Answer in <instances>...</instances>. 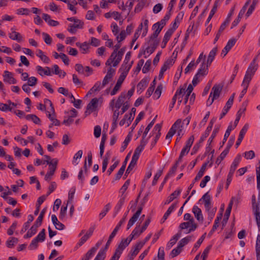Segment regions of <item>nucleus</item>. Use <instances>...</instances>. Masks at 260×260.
Returning <instances> with one entry per match:
<instances>
[{
	"mask_svg": "<svg viewBox=\"0 0 260 260\" xmlns=\"http://www.w3.org/2000/svg\"><path fill=\"white\" fill-rule=\"evenodd\" d=\"M253 213L255 216L258 231L260 232V206H252Z\"/></svg>",
	"mask_w": 260,
	"mask_h": 260,
	"instance_id": "nucleus-14",
	"label": "nucleus"
},
{
	"mask_svg": "<svg viewBox=\"0 0 260 260\" xmlns=\"http://www.w3.org/2000/svg\"><path fill=\"white\" fill-rule=\"evenodd\" d=\"M106 257V254L104 251H99L94 260H104Z\"/></svg>",
	"mask_w": 260,
	"mask_h": 260,
	"instance_id": "nucleus-63",
	"label": "nucleus"
},
{
	"mask_svg": "<svg viewBox=\"0 0 260 260\" xmlns=\"http://www.w3.org/2000/svg\"><path fill=\"white\" fill-rule=\"evenodd\" d=\"M207 166V163H204L202 166L200 171L198 173L196 177L194 179V181H197L200 180L203 176L205 171L206 169V167Z\"/></svg>",
	"mask_w": 260,
	"mask_h": 260,
	"instance_id": "nucleus-36",
	"label": "nucleus"
},
{
	"mask_svg": "<svg viewBox=\"0 0 260 260\" xmlns=\"http://www.w3.org/2000/svg\"><path fill=\"white\" fill-rule=\"evenodd\" d=\"M38 53H37V56L40 58V59L46 63H48L50 61L49 58L46 55L43 54V52L40 50L38 49L37 50Z\"/></svg>",
	"mask_w": 260,
	"mask_h": 260,
	"instance_id": "nucleus-40",
	"label": "nucleus"
},
{
	"mask_svg": "<svg viewBox=\"0 0 260 260\" xmlns=\"http://www.w3.org/2000/svg\"><path fill=\"white\" fill-rule=\"evenodd\" d=\"M202 200H203L204 202V205L206 210L209 212L211 209V197L209 194V192L205 193L199 201H201Z\"/></svg>",
	"mask_w": 260,
	"mask_h": 260,
	"instance_id": "nucleus-13",
	"label": "nucleus"
},
{
	"mask_svg": "<svg viewBox=\"0 0 260 260\" xmlns=\"http://www.w3.org/2000/svg\"><path fill=\"white\" fill-rule=\"evenodd\" d=\"M255 252H256V259L260 260V241L256 242Z\"/></svg>",
	"mask_w": 260,
	"mask_h": 260,
	"instance_id": "nucleus-64",
	"label": "nucleus"
},
{
	"mask_svg": "<svg viewBox=\"0 0 260 260\" xmlns=\"http://www.w3.org/2000/svg\"><path fill=\"white\" fill-rule=\"evenodd\" d=\"M152 236V234H149L148 236H147L143 241H140L137 242L134 246H136L137 248H138L140 250L142 249L145 244L149 240L151 237Z\"/></svg>",
	"mask_w": 260,
	"mask_h": 260,
	"instance_id": "nucleus-39",
	"label": "nucleus"
},
{
	"mask_svg": "<svg viewBox=\"0 0 260 260\" xmlns=\"http://www.w3.org/2000/svg\"><path fill=\"white\" fill-rule=\"evenodd\" d=\"M99 99L96 98L92 99L87 106V110L94 111L98 106Z\"/></svg>",
	"mask_w": 260,
	"mask_h": 260,
	"instance_id": "nucleus-25",
	"label": "nucleus"
},
{
	"mask_svg": "<svg viewBox=\"0 0 260 260\" xmlns=\"http://www.w3.org/2000/svg\"><path fill=\"white\" fill-rule=\"evenodd\" d=\"M4 81L8 82L9 84H16L17 80L12 76V73L9 71L4 72Z\"/></svg>",
	"mask_w": 260,
	"mask_h": 260,
	"instance_id": "nucleus-18",
	"label": "nucleus"
},
{
	"mask_svg": "<svg viewBox=\"0 0 260 260\" xmlns=\"http://www.w3.org/2000/svg\"><path fill=\"white\" fill-rule=\"evenodd\" d=\"M162 172H163V170L160 169L156 173V174L155 175V176L154 177L152 182V186H154L156 184L158 179H159V178L161 176V175L162 174Z\"/></svg>",
	"mask_w": 260,
	"mask_h": 260,
	"instance_id": "nucleus-57",
	"label": "nucleus"
},
{
	"mask_svg": "<svg viewBox=\"0 0 260 260\" xmlns=\"http://www.w3.org/2000/svg\"><path fill=\"white\" fill-rule=\"evenodd\" d=\"M144 114H145V113L143 111L140 112V113L137 116L135 122H134V123L133 124V125L131 127V129L132 131L135 128V127L138 124V123L140 122V121L143 118Z\"/></svg>",
	"mask_w": 260,
	"mask_h": 260,
	"instance_id": "nucleus-47",
	"label": "nucleus"
},
{
	"mask_svg": "<svg viewBox=\"0 0 260 260\" xmlns=\"http://www.w3.org/2000/svg\"><path fill=\"white\" fill-rule=\"evenodd\" d=\"M52 161L54 162H52V161H48V160H45L44 161L43 164H45L46 162L48 165H49V171L47 173L45 176V180L47 181L50 178V176H52L54 175V172H55V170L57 168V164H58V159L56 158H54L52 159Z\"/></svg>",
	"mask_w": 260,
	"mask_h": 260,
	"instance_id": "nucleus-3",
	"label": "nucleus"
},
{
	"mask_svg": "<svg viewBox=\"0 0 260 260\" xmlns=\"http://www.w3.org/2000/svg\"><path fill=\"white\" fill-rule=\"evenodd\" d=\"M36 70L38 74L41 76H43L44 75L46 76L51 75L50 69L48 67H46L45 68H43L40 66H37L36 67Z\"/></svg>",
	"mask_w": 260,
	"mask_h": 260,
	"instance_id": "nucleus-19",
	"label": "nucleus"
},
{
	"mask_svg": "<svg viewBox=\"0 0 260 260\" xmlns=\"http://www.w3.org/2000/svg\"><path fill=\"white\" fill-rule=\"evenodd\" d=\"M9 36L11 39L17 40L18 42H20L22 40V37L19 32L15 31H12V33L9 34Z\"/></svg>",
	"mask_w": 260,
	"mask_h": 260,
	"instance_id": "nucleus-38",
	"label": "nucleus"
},
{
	"mask_svg": "<svg viewBox=\"0 0 260 260\" xmlns=\"http://www.w3.org/2000/svg\"><path fill=\"white\" fill-rule=\"evenodd\" d=\"M233 129H234V127H233V126H232L231 124L228 126V128H227V129L225 131V133L224 134V137H223L222 143H220V146L219 149L220 148H221L224 145V143H225V142L227 140V139L228 138V137L230 135L231 132Z\"/></svg>",
	"mask_w": 260,
	"mask_h": 260,
	"instance_id": "nucleus-35",
	"label": "nucleus"
},
{
	"mask_svg": "<svg viewBox=\"0 0 260 260\" xmlns=\"http://www.w3.org/2000/svg\"><path fill=\"white\" fill-rule=\"evenodd\" d=\"M83 151L82 150H79L74 155L73 157V164L77 165L78 162H77V159H80L82 157Z\"/></svg>",
	"mask_w": 260,
	"mask_h": 260,
	"instance_id": "nucleus-58",
	"label": "nucleus"
},
{
	"mask_svg": "<svg viewBox=\"0 0 260 260\" xmlns=\"http://www.w3.org/2000/svg\"><path fill=\"white\" fill-rule=\"evenodd\" d=\"M39 241L38 240H37V239H34L30 244H29V246H28V248L30 249V250H34V249H36L38 248V242Z\"/></svg>",
	"mask_w": 260,
	"mask_h": 260,
	"instance_id": "nucleus-62",
	"label": "nucleus"
},
{
	"mask_svg": "<svg viewBox=\"0 0 260 260\" xmlns=\"http://www.w3.org/2000/svg\"><path fill=\"white\" fill-rule=\"evenodd\" d=\"M125 198H126V196H121L120 199H119L117 204H116V206L114 208V212L113 213L114 217H115L117 215L118 213L120 210L122 206L124 204Z\"/></svg>",
	"mask_w": 260,
	"mask_h": 260,
	"instance_id": "nucleus-16",
	"label": "nucleus"
},
{
	"mask_svg": "<svg viewBox=\"0 0 260 260\" xmlns=\"http://www.w3.org/2000/svg\"><path fill=\"white\" fill-rule=\"evenodd\" d=\"M137 161V159L132 157L130 164H129L123 177L124 179H126V178L127 177L128 174L130 173V172L133 170L134 168L136 165Z\"/></svg>",
	"mask_w": 260,
	"mask_h": 260,
	"instance_id": "nucleus-24",
	"label": "nucleus"
},
{
	"mask_svg": "<svg viewBox=\"0 0 260 260\" xmlns=\"http://www.w3.org/2000/svg\"><path fill=\"white\" fill-rule=\"evenodd\" d=\"M128 244L126 240H124V239H122L121 242L116 248L114 252L115 255H119L120 257L121 254L122 253L123 250L128 246Z\"/></svg>",
	"mask_w": 260,
	"mask_h": 260,
	"instance_id": "nucleus-10",
	"label": "nucleus"
},
{
	"mask_svg": "<svg viewBox=\"0 0 260 260\" xmlns=\"http://www.w3.org/2000/svg\"><path fill=\"white\" fill-rule=\"evenodd\" d=\"M233 103L231 102V101H228L225 106L223 108L221 113L220 114L219 119H221L228 112L229 110L231 108Z\"/></svg>",
	"mask_w": 260,
	"mask_h": 260,
	"instance_id": "nucleus-34",
	"label": "nucleus"
},
{
	"mask_svg": "<svg viewBox=\"0 0 260 260\" xmlns=\"http://www.w3.org/2000/svg\"><path fill=\"white\" fill-rule=\"evenodd\" d=\"M258 165L260 164V160H258ZM256 181H257V188L260 190V165L256 168Z\"/></svg>",
	"mask_w": 260,
	"mask_h": 260,
	"instance_id": "nucleus-53",
	"label": "nucleus"
},
{
	"mask_svg": "<svg viewBox=\"0 0 260 260\" xmlns=\"http://www.w3.org/2000/svg\"><path fill=\"white\" fill-rule=\"evenodd\" d=\"M57 187V184L55 182L53 181L51 182L49 188H48V191L47 193L46 196H49L50 194Z\"/></svg>",
	"mask_w": 260,
	"mask_h": 260,
	"instance_id": "nucleus-60",
	"label": "nucleus"
},
{
	"mask_svg": "<svg viewBox=\"0 0 260 260\" xmlns=\"http://www.w3.org/2000/svg\"><path fill=\"white\" fill-rule=\"evenodd\" d=\"M219 128H220V126H217V125L215 126V127L214 128V129L213 130L211 136H210V137L209 138V139L208 140L207 142L209 143V145H211L212 142L213 141V139L215 138L216 135L219 132Z\"/></svg>",
	"mask_w": 260,
	"mask_h": 260,
	"instance_id": "nucleus-43",
	"label": "nucleus"
},
{
	"mask_svg": "<svg viewBox=\"0 0 260 260\" xmlns=\"http://www.w3.org/2000/svg\"><path fill=\"white\" fill-rule=\"evenodd\" d=\"M131 56V51L127 52L126 53V54L125 56V58H124V60L123 61V62L122 64L121 65L120 68L119 69V71L122 70V69H123L124 67L126 64H127V63H128L129 61L130 60Z\"/></svg>",
	"mask_w": 260,
	"mask_h": 260,
	"instance_id": "nucleus-52",
	"label": "nucleus"
},
{
	"mask_svg": "<svg viewBox=\"0 0 260 260\" xmlns=\"http://www.w3.org/2000/svg\"><path fill=\"white\" fill-rule=\"evenodd\" d=\"M177 56V55H176ZM176 58V56L175 57V58ZM175 59H173L172 58H169L168 59H167L162 67L161 68V69H164V70L166 71L168 69H170L171 67H172L175 63Z\"/></svg>",
	"mask_w": 260,
	"mask_h": 260,
	"instance_id": "nucleus-29",
	"label": "nucleus"
},
{
	"mask_svg": "<svg viewBox=\"0 0 260 260\" xmlns=\"http://www.w3.org/2000/svg\"><path fill=\"white\" fill-rule=\"evenodd\" d=\"M143 28V23H141L137 28L135 33L134 34V35L133 36V38L132 40L131 43V47L132 48L133 47V45L134 44L135 42L137 41V40L138 39L140 32L142 30Z\"/></svg>",
	"mask_w": 260,
	"mask_h": 260,
	"instance_id": "nucleus-33",
	"label": "nucleus"
},
{
	"mask_svg": "<svg viewBox=\"0 0 260 260\" xmlns=\"http://www.w3.org/2000/svg\"><path fill=\"white\" fill-rule=\"evenodd\" d=\"M126 98L125 92H121L117 100L115 106L119 110L121 106L124 104V99Z\"/></svg>",
	"mask_w": 260,
	"mask_h": 260,
	"instance_id": "nucleus-27",
	"label": "nucleus"
},
{
	"mask_svg": "<svg viewBox=\"0 0 260 260\" xmlns=\"http://www.w3.org/2000/svg\"><path fill=\"white\" fill-rule=\"evenodd\" d=\"M37 231V228L34 226L33 225L31 226L30 229L27 231V233L24 236V238H29L32 237L33 235L36 234Z\"/></svg>",
	"mask_w": 260,
	"mask_h": 260,
	"instance_id": "nucleus-46",
	"label": "nucleus"
},
{
	"mask_svg": "<svg viewBox=\"0 0 260 260\" xmlns=\"http://www.w3.org/2000/svg\"><path fill=\"white\" fill-rule=\"evenodd\" d=\"M192 211L197 219L199 221L203 222L204 218L201 209L194 205L192 208Z\"/></svg>",
	"mask_w": 260,
	"mask_h": 260,
	"instance_id": "nucleus-20",
	"label": "nucleus"
},
{
	"mask_svg": "<svg viewBox=\"0 0 260 260\" xmlns=\"http://www.w3.org/2000/svg\"><path fill=\"white\" fill-rule=\"evenodd\" d=\"M194 139V136L193 135L191 136L186 141L185 146L183 148L181 152L185 155L187 154L190 150L191 146L193 143Z\"/></svg>",
	"mask_w": 260,
	"mask_h": 260,
	"instance_id": "nucleus-15",
	"label": "nucleus"
},
{
	"mask_svg": "<svg viewBox=\"0 0 260 260\" xmlns=\"http://www.w3.org/2000/svg\"><path fill=\"white\" fill-rule=\"evenodd\" d=\"M177 203H173L168 208L166 212L164 214L162 219H161V223H164L165 220L168 218L170 214L173 212L174 209L176 208Z\"/></svg>",
	"mask_w": 260,
	"mask_h": 260,
	"instance_id": "nucleus-28",
	"label": "nucleus"
},
{
	"mask_svg": "<svg viewBox=\"0 0 260 260\" xmlns=\"http://www.w3.org/2000/svg\"><path fill=\"white\" fill-rule=\"evenodd\" d=\"M144 148L142 146L139 145L135 150L134 154L132 156L133 158L138 160L140 153L143 151Z\"/></svg>",
	"mask_w": 260,
	"mask_h": 260,
	"instance_id": "nucleus-49",
	"label": "nucleus"
},
{
	"mask_svg": "<svg viewBox=\"0 0 260 260\" xmlns=\"http://www.w3.org/2000/svg\"><path fill=\"white\" fill-rule=\"evenodd\" d=\"M236 39H232L229 40L226 46L222 50L221 56L223 55V57L225 56L228 52L230 50L233 46H234L236 42Z\"/></svg>",
	"mask_w": 260,
	"mask_h": 260,
	"instance_id": "nucleus-12",
	"label": "nucleus"
},
{
	"mask_svg": "<svg viewBox=\"0 0 260 260\" xmlns=\"http://www.w3.org/2000/svg\"><path fill=\"white\" fill-rule=\"evenodd\" d=\"M126 34H127L124 30H122L119 34V36H117L116 37V40L118 42L120 43V42L123 41L126 37Z\"/></svg>",
	"mask_w": 260,
	"mask_h": 260,
	"instance_id": "nucleus-61",
	"label": "nucleus"
},
{
	"mask_svg": "<svg viewBox=\"0 0 260 260\" xmlns=\"http://www.w3.org/2000/svg\"><path fill=\"white\" fill-rule=\"evenodd\" d=\"M11 240H8L6 241V245L9 248H13L15 244L17 243L18 239L15 237H10Z\"/></svg>",
	"mask_w": 260,
	"mask_h": 260,
	"instance_id": "nucleus-45",
	"label": "nucleus"
},
{
	"mask_svg": "<svg viewBox=\"0 0 260 260\" xmlns=\"http://www.w3.org/2000/svg\"><path fill=\"white\" fill-rule=\"evenodd\" d=\"M182 190L181 189H178L175 191H174L173 193H172L170 196H169L167 200L165 203V204H169L170 203H171L172 201H173L175 198H176L178 196L180 195L181 193Z\"/></svg>",
	"mask_w": 260,
	"mask_h": 260,
	"instance_id": "nucleus-26",
	"label": "nucleus"
},
{
	"mask_svg": "<svg viewBox=\"0 0 260 260\" xmlns=\"http://www.w3.org/2000/svg\"><path fill=\"white\" fill-rule=\"evenodd\" d=\"M151 41H152L153 43L150 44V46L148 45L145 49L143 51V54H145L146 52L149 53L150 54L153 53L158 46L159 43V40L155 39Z\"/></svg>",
	"mask_w": 260,
	"mask_h": 260,
	"instance_id": "nucleus-9",
	"label": "nucleus"
},
{
	"mask_svg": "<svg viewBox=\"0 0 260 260\" xmlns=\"http://www.w3.org/2000/svg\"><path fill=\"white\" fill-rule=\"evenodd\" d=\"M222 86H220L219 85L215 84L212 88V91L210 94V97L211 96L213 93V97L211 100L210 103H207V106H211L213 103L214 101L219 96L220 92L222 90Z\"/></svg>",
	"mask_w": 260,
	"mask_h": 260,
	"instance_id": "nucleus-5",
	"label": "nucleus"
},
{
	"mask_svg": "<svg viewBox=\"0 0 260 260\" xmlns=\"http://www.w3.org/2000/svg\"><path fill=\"white\" fill-rule=\"evenodd\" d=\"M127 75L124 74V73L122 72L119 76L118 80L117 81V83L116 85H115L114 88L111 92V95H115L116 92L119 90L120 87H121V85L123 82L124 81V79H125Z\"/></svg>",
	"mask_w": 260,
	"mask_h": 260,
	"instance_id": "nucleus-6",
	"label": "nucleus"
},
{
	"mask_svg": "<svg viewBox=\"0 0 260 260\" xmlns=\"http://www.w3.org/2000/svg\"><path fill=\"white\" fill-rule=\"evenodd\" d=\"M149 78L148 77H145L142 79L137 84V92L141 93L145 88L147 87L149 82Z\"/></svg>",
	"mask_w": 260,
	"mask_h": 260,
	"instance_id": "nucleus-11",
	"label": "nucleus"
},
{
	"mask_svg": "<svg viewBox=\"0 0 260 260\" xmlns=\"http://www.w3.org/2000/svg\"><path fill=\"white\" fill-rule=\"evenodd\" d=\"M152 29L153 30H155V31L149 37V40L148 42H147L148 45L150 43V42L152 40L156 39V38L158 36L159 34H160V32L161 31L162 28V27H160L159 26V24L158 23H155L152 25Z\"/></svg>",
	"mask_w": 260,
	"mask_h": 260,
	"instance_id": "nucleus-7",
	"label": "nucleus"
},
{
	"mask_svg": "<svg viewBox=\"0 0 260 260\" xmlns=\"http://www.w3.org/2000/svg\"><path fill=\"white\" fill-rule=\"evenodd\" d=\"M181 235V232L180 231H179L170 240L169 242L167 244V248H168V249H170L172 246H173L176 243L178 239L180 237Z\"/></svg>",
	"mask_w": 260,
	"mask_h": 260,
	"instance_id": "nucleus-32",
	"label": "nucleus"
},
{
	"mask_svg": "<svg viewBox=\"0 0 260 260\" xmlns=\"http://www.w3.org/2000/svg\"><path fill=\"white\" fill-rule=\"evenodd\" d=\"M258 2V0H253L251 5L249 8L246 14V16L247 17H249L252 13L253 11L255 9V6L257 5Z\"/></svg>",
	"mask_w": 260,
	"mask_h": 260,
	"instance_id": "nucleus-48",
	"label": "nucleus"
},
{
	"mask_svg": "<svg viewBox=\"0 0 260 260\" xmlns=\"http://www.w3.org/2000/svg\"><path fill=\"white\" fill-rule=\"evenodd\" d=\"M190 228L187 230V232L185 233L186 234L190 233V232L195 231L197 228H198V225L197 223L194 222V219L193 218H191V219H190Z\"/></svg>",
	"mask_w": 260,
	"mask_h": 260,
	"instance_id": "nucleus-55",
	"label": "nucleus"
},
{
	"mask_svg": "<svg viewBox=\"0 0 260 260\" xmlns=\"http://www.w3.org/2000/svg\"><path fill=\"white\" fill-rule=\"evenodd\" d=\"M111 207V206L110 203H108L104 206L103 210L99 214L100 220H101L104 216H106L108 212L110 210Z\"/></svg>",
	"mask_w": 260,
	"mask_h": 260,
	"instance_id": "nucleus-41",
	"label": "nucleus"
},
{
	"mask_svg": "<svg viewBox=\"0 0 260 260\" xmlns=\"http://www.w3.org/2000/svg\"><path fill=\"white\" fill-rule=\"evenodd\" d=\"M117 53L116 51H113V52L111 53L110 57L108 59V60L106 62V65L107 66H111L112 62L114 63V61L116 59L117 57Z\"/></svg>",
	"mask_w": 260,
	"mask_h": 260,
	"instance_id": "nucleus-44",
	"label": "nucleus"
},
{
	"mask_svg": "<svg viewBox=\"0 0 260 260\" xmlns=\"http://www.w3.org/2000/svg\"><path fill=\"white\" fill-rule=\"evenodd\" d=\"M46 199V196H45V195H43L38 199L36 205V208L34 212V214L35 215H37L39 214L40 211V207L41 205L45 201Z\"/></svg>",
	"mask_w": 260,
	"mask_h": 260,
	"instance_id": "nucleus-30",
	"label": "nucleus"
},
{
	"mask_svg": "<svg viewBox=\"0 0 260 260\" xmlns=\"http://www.w3.org/2000/svg\"><path fill=\"white\" fill-rule=\"evenodd\" d=\"M89 43H87V42H84L83 43H81L80 42H77L76 43V45L81 49L82 51V53L83 54L88 52V49L89 48Z\"/></svg>",
	"mask_w": 260,
	"mask_h": 260,
	"instance_id": "nucleus-31",
	"label": "nucleus"
},
{
	"mask_svg": "<svg viewBox=\"0 0 260 260\" xmlns=\"http://www.w3.org/2000/svg\"><path fill=\"white\" fill-rule=\"evenodd\" d=\"M192 236H188L182 239L178 243V248L181 249L191 240Z\"/></svg>",
	"mask_w": 260,
	"mask_h": 260,
	"instance_id": "nucleus-37",
	"label": "nucleus"
},
{
	"mask_svg": "<svg viewBox=\"0 0 260 260\" xmlns=\"http://www.w3.org/2000/svg\"><path fill=\"white\" fill-rule=\"evenodd\" d=\"M260 52L253 59L252 61L250 63L246 72L252 74L254 75V73L258 69V63H256L258 60V56L259 55Z\"/></svg>",
	"mask_w": 260,
	"mask_h": 260,
	"instance_id": "nucleus-8",
	"label": "nucleus"
},
{
	"mask_svg": "<svg viewBox=\"0 0 260 260\" xmlns=\"http://www.w3.org/2000/svg\"><path fill=\"white\" fill-rule=\"evenodd\" d=\"M253 76L252 74L248 73L247 72H246V74L245 75L242 85H247L248 86H249V84L252 79V77Z\"/></svg>",
	"mask_w": 260,
	"mask_h": 260,
	"instance_id": "nucleus-50",
	"label": "nucleus"
},
{
	"mask_svg": "<svg viewBox=\"0 0 260 260\" xmlns=\"http://www.w3.org/2000/svg\"><path fill=\"white\" fill-rule=\"evenodd\" d=\"M234 142H235V138L231 136L228 141L226 148L221 152V153L220 154L219 156L216 159L215 163L217 165H219L220 164L221 161L225 158L226 155L228 154V153L229 152L230 149L231 147L234 144Z\"/></svg>",
	"mask_w": 260,
	"mask_h": 260,
	"instance_id": "nucleus-1",
	"label": "nucleus"
},
{
	"mask_svg": "<svg viewBox=\"0 0 260 260\" xmlns=\"http://www.w3.org/2000/svg\"><path fill=\"white\" fill-rule=\"evenodd\" d=\"M30 11L27 8H21L17 10V14L18 15H28L29 14Z\"/></svg>",
	"mask_w": 260,
	"mask_h": 260,
	"instance_id": "nucleus-59",
	"label": "nucleus"
},
{
	"mask_svg": "<svg viewBox=\"0 0 260 260\" xmlns=\"http://www.w3.org/2000/svg\"><path fill=\"white\" fill-rule=\"evenodd\" d=\"M241 159V156L240 154H238L236 157L234 158L233 162H232L229 173L234 174L236 169L239 165Z\"/></svg>",
	"mask_w": 260,
	"mask_h": 260,
	"instance_id": "nucleus-17",
	"label": "nucleus"
},
{
	"mask_svg": "<svg viewBox=\"0 0 260 260\" xmlns=\"http://www.w3.org/2000/svg\"><path fill=\"white\" fill-rule=\"evenodd\" d=\"M125 47H122L120 49V50L118 51V52H117L116 57L117 58L113 63V67H115L119 63L122 59L123 54L125 51Z\"/></svg>",
	"mask_w": 260,
	"mask_h": 260,
	"instance_id": "nucleus-23",
	"label": "nucleus"
},
{
	"mask_svg": "<svg viewBox=\"0 0 260 260\" xmlns=\"http://www.w3.org/2000/svg\"><path fill=\"white\" fill-rule=\"evenodd\" d=\"M146 0H141L136 5L135 8V12L139 13L142 11L146 3Z\"/></svg>",
	"mask_w": 260,
	"mask_h": 260,
	"instance_id": "nucleus-51",
	"label": "nucleus"
},
{
	"mask_svg": "<svg viewBox=\"0 0 260 260\" xmlns=\"http://www.w3.org/2000/svg\"><path fill=\"white\" fill-rule=\"evenodd\" d=\"M46 238L45 230L42 229L38 236L35 238L40 242H43Z\"/></svg>",
	"mask_w": 260,
	"mask_h": 260,
	"instance_id": "nucleus-56",
	"label": "nucleus"
},
{
	"mask_svg": "<svg viewBox=\"0 0 260 260\" xmlns=\"http://www.w3.org/2000/svg\"><path fill=\"white\" fill-rule=\"evenodd\" d=\"M139 251L140 250L134 245L127 255L125 260H134Z\"/></svg>",
	"mask_w": 260,
	"mask_h": 260,
	"instance_id": "nucleus-22",
	"label": "nucleus"
},
{
	"mask_svg": "<svg viewBox=\"0 0 260 260\" xmlns=\"http://www.w3.org/2000/svg\"><path fill=\"white\" fill-rule=\"evenodd\" d=\"M181 123V120L180 119H177L175 122V123L172 125L171 128L169 129V131L168 133H167L166 137V140H169L168 144H169L171 143L172 137L176 133L177 128H178L180 127Z\"/></svg>",
	"mask_w": 260,
	"mask_h": 260,
	"instance_id": "nucleus-4",
	"label": "nucleus"
},
{
	"mask_svg": "<svg viewBox=\"0 0 260 260\" xmlns=\"http://www.w3.org/2000/svg\"><path fill=\"white\" fill-rule=\"evenodd\" d=\"M258 190V195L257 198V202H256V197L254 194H253L251 197V204L252 206H260V190Z\"/></svg>",
	"mask_w": 260,
	"mask_h": 260,
	"instance_id": "nucleus-54",
	"label": "nucleus"
},
{
	"mask_svg": "<svg viewBox=\"0 0 260 260\" xmlns=\"http://www.w3.org/2000/svg\"><path fill=\"white\" fill-rule=\"evenodd\" d=\"M234 13V9H232V10L230 11V13L228 14L226 18L224 20V21L220 25L219 29L216 34V35L215 36V38L214 40V44H215L216 42L218 41L219 39L221 33L224 30L226 26L229 24L230 21H231V17L233 14Z\"/></svg>",
	"mask_w": 260,
	"mask_h": 260,
	"instance_id": "nucleus-2",
	"label": "nucleus"
},
{
	"mask_svg": "<svg viewBox=\"0 0 260 260\" xmlns=\"http://www.w3.org/2000/svg\"><path fill=\"white\" fill-rule=\"evenodd\" d=\"M83 25L73 24L72 23L69 24V28L67 29L68 31L72 34H75L76 32V28H82Z\"/></svg>",
	"mask_w": 260,
	"mask_h": 260,
	"instance_id": "nucleus-42",
	"label": "nucleus"
},
{
	"mask_svg": "<svg viewBox=\"0 0 260 260\" xmlns=\"http://www.w3.org/2000/svg\"><path fill=\"white\" fill-rule=\"evenodd\" d=\"M217 51V47H214L212 49V50L210 51L209 54L208 56V59L207 60L206 67L208 68L210 66L212 62L214 60L215 56L216 54Z\"/></svg>",
	"mask_w": 260,
	"mask_h": 260,
	"instance_id": "nucleus-21",
	"label": "nucleus"
}]
</instances>
